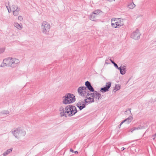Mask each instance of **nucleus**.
Wrapping results in <instances>:
<instances>
[{
	"label": "nucleus",
	"mask_w": 156,
	"mask_h": 156,
	"mask_svg": "<svg viewBox=\"0 0 156 156\" xmlns=\"http://www.w3.org/2000/svg\"><path fill=\"white\" fill-rule=\"evenodd\" d=\"M74 153L76 154H77L78 153V152L77 151H74Z\"/></svg>",
	"instance_id": "obj_42"
},
{
	"label": "nucleus",
	"mask_w": 156,
	"mask_h": 156,
	"mask_svg": "<svg viewBox=\"0 0 156 156\" xmlns=\"http://www.w3.org/2000/svg\"><path fill=\"white\" fill-rule=\"evenodd\" d=\"M7 4L6 2H5V6H6V8L7 9H9V7L8 6V5H7Z\"/></svg>",
	"instance_id": "obj_36"
},
{
	"label": "nucleus",
	"mask_w": 156,
	"mask_h": 156,
	"mask_svg": "<svg viewBox=\"0 0 156 156\" xmlns=\"http://www.w3.org/2000/svg\"><path fill=\"white\" fill-rule=\"evenodd\" d=\"M113 64L114 65V66L118 69H119L120 67H119L117 64L116 63L114 62H113Z\"/></svg>",
	"instance_id": "obj_27"
},
{
	"label": "nucleus",
	"mask_w": 156,
	"mask_h": 156,
	"mask_svg": "<svg viewBox=\"0 0 156 156\" xmlns=\"http://www.w3.org/2000/svg\"><path fill=\"white\" fill-rule=\"evenodd\" d=\"M127 120V119H125L123 120L120 123V124L119 125V128H120L121 126V125L124 122H125Z\"/></svg>",
	"instance_id": "obj_31"
},
{
	"label": "nucleus",
	"mask_w": 156,
	"mask_h": 156,
	"mask_svg": "<svg viewBox=\"0 0 156 156\" xmlns=\"http://www.w3.org/2000/svg\"><path fill=\"white\" fill-rule=\"evenodd\" d=\"M87 95V93L85 95V99H84V102L86 103L90 104L95 101V100H94V98L93 97H89L90 95Z\"/></svg>",
	"instance_id": "obj_11"
},
{
	"label": "nucleus",
	"mask_w": 156,
	"mask_h": 156,
	"mask_svg": "<svg viewBox=\"0 0 156 156\" xmlns=\"http://www.w3.org/2000/svg\"><path fill=\"white\" fill-rule=\"evenodd\" d=\"M96 15L92 13V14L90 15V20L92 21H95L96 20Z\"/></svg>",
	"instance_id": "obj_16"
},
{
	"label": "nucleus",
	"mask_w": 156,
	"mask_h": 156,
	"mask_svg": "<svg viewBox=\"0 0 156 156\" xmlns=\"http://www.w3.org/2000/svg\"><path fill=\"white\" fill-rule=\"evenodd\" d=\"M7 61L9 62L8 66H10L12 68L16 67L17 64L20 62L18 59L12 58H8V60Z\"/></svg>",
	"instance_id": "obj_6"
},
{
	"label": "nucleus",
	"mask_w": 156,
	"mask_h": 156,
	"mask_svg": "<svg viewBox=\"0 0 156 156\" xmlns=\"http://www.w3.org/2000/svg\"><path fill=\"white\" fill-rule=\"evenodd\" d=\"M115 23L117 28H119L122 25V24L121 23V22H116Z\"/></svg>",
	"instance_id": "obj_25"
},
{
	"label": "nucleus",
	"mask_w": 156,
	"mask_h": 156,
	"mask_svg": "<svg viewBox=\"0 0 156 156\" xmlns=\"http://www.w3.org/2000/svg\"><path fill=\"white\" fill-rule=\"evenodd\" d=\"M86 102L83 101H80L76 104V106L79 108L80 110H81L86 107Z\"/></svg>",
	"instance_id": "obj_10"
},
{
	"label": "nucleus",
	"mask_w": 156,
	"mask_h": 156,
	"mask_svg": "<svg viewBox=\"0 0 156 156\" xmlns=\"http://www.w3.org/2000/svg\"><path fill=\"white\" fill-rule=\"evenodd\" d=\"M65 111H63V112H62V111L61 112L60 114V115L61 117H62V116H65L66 117H67L65 113Z\"/></svg>",
	"instance_id": "obj_26"
},
{
	"label": "nucleus",
	"mask_w": 156,
	"mask_h": 156,
	"mask_svg": "<svg viewBox=\"0 0 156 156\" xmlns=\"http://www.w3.org/2000/svg\"><path fill=\"white\" fill-rule=\"evenodd\" d=\"M155 138L154 137L153 138V140H154L155 139Z\"/></svg>",
	"instance_id": "obj_46"
},
{
	"label": "nucleus",
	"mask_w": 156,
	"mask_h": 156,
	"mask_svg": "<svg viewBox=\"0 0 156 156\" xmlns=\"http://www.w3.org/2000/svg\"><path fill=\"white\" fill-rule=\"evenodd\" d=\"M140 34L139 30L136 29L135 31L132 33L131 37L134 40H138L140 38Z\"/></svg>",
	"instance_id": "obj_7"
},
{
	"label": "nucleus",
	"mask_w": 156,
	"mask_h": 156,
	"mask_svg": "<svg viewBox=\"0 0 156 156\" xmlns=\"http://www.w3.org/2000/svg\"><path fill=\"white\" fill-rule=\"evenodd\" d=\"M65 113H67L69 116L75 115L78 112L76 107L72 105H69L66 107L65 109Z\"/></svg>",
	"instance_id": "obj_2"
},
{
	"label": "nucleus",
	"mask_w": 156,
	"mask_h": 156,
	"mask_svg": "<svg viewBox=\"0 0 156 156\" xmlns=\"http://www.w3.org/2000/svg\"><path fill=\"white\" fill-rule=\"evenodd\" d=\"M5 49L4 48H0V54L3 53Z\"/></svg>",
	"instance_id": "obj_28"
},
{
	"label": "nucleus",
	"mask_w": 156,
	"mask_h": 156,
	"mask_svg": "<svg viewBox=\"0 0 156 156\" xmlns=\"http://www.w3.org/2000/svg\"><path fill=\"white\" fill-rule=\"evenodd\" d=\"M59 111L60 112H63V111H64V108L62 106H61L59 108Z\"/></svg>",
	"instance_id": "obj_34"
},
{
	"label": "nucleus",
	"mask_w": 156,
	"mask_h": 156,
	"mask_svg": "<svg viewBox=\"0 0 156 156\" xmlns=\"http://www.w3.org/2000/svg\"><path fill=\"white\" fill-rule=\"evenodd\" d=\"M108 60L106 59L105 61V64H109V63L108 62Z\"/></svg>",
	"instance_id": "obj_38"
},
{
	"label": "nucleus",
	"mask_w": 156,
	"mask_h": 156,
	"mask_svg": "<svg viewBox=\"0 0 156 156\" xmlns=\"http://www.w3.org/2000/svg\"><path fill=\"white\" fill-rule=\"evenodd\" d=\"M12 133L15 137L18 139L20 136H24L26 134L25 131L21 128H16L15 130L11 131Z\"/></svg>",
	"instance_id": "obj_3"
},
{
	"label": "nucleus",
	"mask_w": 156,
	"mask_h": 156,
	"mask_svg": "<svg viewBox=\"0 0 156 156\" xmlns=\"http://www.w3.org/2000/svg\"><path fill=\"white\" fill-rule=\"evenodd\" d=\"M111 25L113 27L115 28H117V27H116V26L115 23H112Z\"/></svg>",
	"instance_id": "obj_33"
},
{
	"label": "nucleus",
	"mask_w": 156,
	"mask_h": 156,
	"mask_svg": "<svg viewBox=\"0 0 156 156\" xmlns=\"http://www.w3.org/2000/svg\"><path fill=\"white\" fill-rule=\"evenodd\" d=\"M70 151L72 152H74V151H73V150L72 149V148H70Z\"/></svg>",
	"instance_id": "obj_39"
},
{
	"label": "nucleus",
	"mask_w": 156,
	"mask_h": 156,
	"mask_svg": "<svg viewBox=\"0 0 156 156\" xmlns=\"http://www.w3.org/2000/svg\"><path fill=\"white\" fill-rule=\"evenodd\" d=\"M87 96L90 95L91 97H93L94 100H95V101L97 102H98L102 98L101 94L96 91L91 93H87Z\"/></svg>",
	"instance_id": "obj_5"
},
{
	"label": "nucleus",
	"mask_w": 156,
	"mask_h": 156,
	"mask_svg": "<svg viewBox=\"0 0 156 156\" xmlns=\"http://www.w3.org/2000/svg\"><path fill=\"white\" fill-rule=\"evenodd\" d=\"M109 91V90L105 87L101 88L100 91L102 93H105Z\"/></svg>",
	"instance_id": "obj_20"
},
{
	"label": "nucleus",
	"mask_w": 156,
	"mask_h": 156,
	"mask_svg": "<svg viewBox=\"0 0 156 156\" xmlns=\"http://www.w3.org/2000/svg\"><path fill=\"white\" fill-rule=\"evenodd\" d=\"M12 149L13 148H12L7 150L6 151H5L3 153V155L4 156H6L7 155L11 153L12 151Z\"/></svg>",
	"instance_id": "obj_15"
},
{
	"label": "nucleus",
	"mask_w": 156,
	"mask_h": 156,
	"mask_svg": "<svg viewBox=\"0 0 156 156\" xmlns=\"http://www.w3.org/2000/svg\"><path fill=\"white\" fill-rule=\"evenodd\" d=\"M136 5L134 4L133 2L130 3L128 5V7L129 8L132 9L134 8Z\"/></svg>",
	"instance_id": "obj_22"
},
{
	"label": "nucleus",
	"mask_w": 156,
	"mask_h": 156,
	"mask_svg": "<svg viewBox=\"0 0 156 156\" xmlns=\"http://www.w3.org/2000/svg\"><path fill=\"white\" fill-rule=\"evenodd\" d=\"M8 60V58H5L3 60V62H5V63H2L1 65V67H4L5 66H8V65L9 63V62H8L7 60Z\"/></svg>",
	"instance_id": "obj_13"
},
{
	"label": "nucleus",
	"mask_w": 156,
	"mask_h": 156,
	"mask_svg": "<svg viewBox=\"0 0 156 156\" xmlns=\"http://www.w3.org/2000/svg\"><path fill=\"white\" fill-rule=\"evenodd\" d=\"M118 69L119 70L120 73L121 74L123 75L125 74L126 73V70H124V69H122L121 67H120L119 69Z\"/></svg>",
	"instance_id": "obj_23"
},
{
	"label": "nucleus",
	"mask_w": 156,
	"mask_h": 156,
	"mask_svg": "<svg viewBox=\"0 0 156 156\" xmlns=\"http://www.w3.org/2000/svg\"><path fill=\"white\" fill-rule=\"evenodd\" d=\"M42 32L45 34H48L51 27L50 24L46 21H43L41 26Z\"/></svg>",
	"instance_id": "obj_4"
},
{
	"label": "nucleus",
	"mask_w": 156,
	"mask_h": 156,
	"mask_svg": "<svg viewBox=\"0 0 156 156\" xmlns=\"http://www.w3.org/2000/svg\"><path fill=\"white\" fill-rule=\"evenodd\" d=\"M127 120L125 122H126V123L127 124H129L130 123V122L133 119V117L131 116H129L127 119H127Z\"/></svg>",
	"instance_id": "obj_18"
},
{
	"label": "nucleus",
	"mask_w": 156,
	"mask_h": 156,
	"mask_svg": "<svg viewBox=\"0 0 156 156\" xmlns=\"http://www.w3.org/2000/svg\"><path fill=\"white\" fill-rule=\"evenodd\" d=\"M20 8L19 9L18 7L17 6L16 9L13 11V15L15 16H17L19 15L20 11Z\"/></svg>",
	"instance_id": "obj_14"
},
{
	"label": "nucleus",
	"mask_w": 156,
	"mask_h": 156,
	"mask_svg": "<svg viewBox=\"0 0 156 156\" xmlns=\"http://www.w3.org/2000/svg\"><path fill=\"white\" fill-rule=\"evenodd\" d=\"M8 5H9V9H7V10H8V12L9 13H10L11 12V10L10 8V7H9V2H8Z\"/></svg>",
	"instance_id": "obj_30"
},
{
	"label": "nucleus",
	"mask_w": 156,
	"mask_h": 156,
	"mask_svg": "<svg viewBox=\"0 0 156 156\" xmlns=\"http://www.w3.org/2000/svg\"><path fill=\"white\" fill-rule=\"evenodd\" d=\"M14 26L19 30H21L22 28V25H20L18 23H15L14 24Z\"/></svg>",
	"instance_id": "obj_19"
},
{
	"label": "nucleus",
	"mask_w": 156,
	"mask_h": 156,
	"mask_svg": "<svg viewBox=\"0 0 156 156\" xmlns=\"http://www.w3.org/2000/svg\"><path fill=\"white\" fill-rule=\"evenodd\" d=\"M145 127V126H142L141 125H140L138 127H134L131 129L130 131L132 133L133 131L136 130H139L145 129L146 128Z\"/></svg>",
	"instance_id": "obj_12"
},
{
	"label": "nucleus",
	"mask_w": 156,
	"mask_h": 156,
	"mask_svg": "<svg viewBox=\"0 0 156 156\" xmlns=\"http://www.w3.org/2000/svg\"><path fill=\"white\" fill-rule=\"evenodd\" d=\"M16 7V6L15 5H12V9H14L15 10V9Z\"/></svg>",
	"instance_id": "obj_37"
},
{
	"label": "nucleus",
	"mask_w": 156,
	"mask_h": 156,
	"mask_svg": "<svg viewBox=\"0 0 156 156\" xmlns=\"http://www.w3.org/2000/svg\"><path fill=\"white\" fill-rule=\"evenodd\" d=\"M120 67H121L122 69H124V70H126V66H122V65H121V66Z\"/></svg>",
	"instance_id": "obj_35"
},
{
	"label": "nucleus",
	"mask_w": 156,
	"mask_h": 156,
	"mask_svg": "<svg viewBox=\"0 0 156 156\" xmlns=\"http://www.w3.org/2000/svg\"><path fill=\"white\" fill-rule=\"evenodd\" d=\"M131 108H129L127 109V111H129V112L131 114Z\"/></svg>",
	"instance_id": "obj_40"
},
{
	"label": "nucleus",
	"mask_w": 156,
	"mask_h": 156,
	"mask_svg": "<svg viewBox=\"0 0 156 156\" xmlns=\"http://www.w3.org/2000/svg\"><path fill=\"white\" fill-rule=\"evenodd\" d=\"M152 136H155L156 137V133L154 135H152Z\"/></svg>",
	"instance_id": "obj_44"
},
{
	"label": "nucleus",
	"mask_w": 156,
	"mask_h": 156,
	"mask_svg": "<svg viewBox=\"0 0 156 156\" xmlns=\"http://www.w3.org/2000/svg\"><path fill=\"white\" fill-rule=\"evenodd\" d=\"M125 149V148L124 147H122L121 148V150L122 151H123Z\"/></svg>",
	"instance_id": "obj_41"
},
{
	"label": "nucleus",
	"mask_w": 156,
	"mask_h": 156,
	"mask_svg": "<svg viewBox=\"0 0 156 156\" xmlns=\"http://www.w3.org/2000/svg\"><path fill=\"white\" fill-rule=\"evenodd\" d=\"M112 83L111 82H107L105 87L109 90V88L111 87Z\"/></svg>",
	"instance_id": "obj_21"
},
{
	"label": "nucleus",
	"mask_w": 156,
	"mask_h": 156,
	"mask_svg": "<svg viewBox=\"0 0 156 156\" xmlns=\"http://www.w3.org/2000/svg\"><path fill=\"white\" fill-rule=\"evenodd\" d=\"M62 103L65 104L73 103L76 101L75 96L73 94L68 93L66 94L63 98Z\"/></svg>",
	"instance_id": "obj_1"
},
{
	"label": "nucleus",
	"mask_w": 156,
	"mask_h": 156,
	"mask_svg": "<svg viewBox=\"0 0 156 156\" xmlns=\"http://www.w3.org/2000/svg\"><path fill=\"white\" fill-rule=\"evenodd\" d=\"M18 19L20 21H22L23 20V18L21 16H19L18 17Z\"/></svg>",
	"instance_id": "obj_32"
},
{
	"label": "nucleus",
	"mask_w": 156,
	"mask_h": 156,
	"mask_svg": "<svg viewBox=\"0 0 156 156\" xmlns=\"http://www.w3.org/2000/svg\"><path fill=\"white\" fill-rule=\"evenodd\" d=\"M85 85L86 89L87 88L89 91H87V93H89L91 92H94L95 91L93 87L91 86V83L88 81H86L85 83Z\"/></svg>",
	"instance_id": "obj_9"
},
{
	"label": "nucleus",
	"mask_w": 156,
	"mask_h": 156,
	"mask_svg": "<svg viewBox=\"0 0 156 156\" xmlns=\"http://www.w3.org/2000/svg\"><path fill=\"white\" fill-rule=\"evenodd\" d=\"M110 61L112 63H113V62H114L113 60H112L111 59H109Z\"/></svg>",
	"instance_id": "obj_43"
},
{
	"label": "nucleus",
	"mask_w": 156,
	"mask_h": 156,
	"mask_svg": "<svg viewBox=\"0 0 156 156\" xmlns=\"http://www.w3.org/2000/svg\"><path fill=\"white\" fill-rule=\"evenodd\" d=\"M107 1H109V2H111L112 1V0H107Z\"/></svg>",
	"instance_id": "obj_45"
},
{
	"label": "nucleus",
	"mask_w": 156,
	"mask_h": 156,
	"mask_svg": "<svg viewBox=\"0 0 156 156\" xmlns=\"http://www.w3.org/2000/svg\"><path fill=\"white\" fill-rule=\"evenodd\" d=\"M2 113L3 114L7 115V114H9V112L8 111L6 110V111H3L2 112Z\"/></svg>",
	"instance_id": "obj_29"
},
{
	"label": "nucleus",
	"mask_w": 156,
	"mask_h": 156,
	"mask_svg": "<svg viewBox=\"0 0 156 156\" xmlns=\"http://www.w3.org/2000/svg\"><path fill=\"white\" fill-rule=\"evenodd\" d=\"M93 13L97 16L100 13H102V12L101 10L98 9L94 11Z\"/></svg>",
	"instance_id": "obj_24"
},
{
	"label": "nucleus",
	"mask_w": 156,
	"mask_h": 156,
	"mask_svg": "<svg viewBox=\"0 0 156 156\" xmlns=\"http://www.w3.org/2000/svg\"><path fill=\"white\" fill-rule=\"evenodd\" d=\"M86 87L84 86L79 87L77 90L78 94L82 97L85 96V95L87 93H86Z\"/></svg>",
	"instance_id": "obj_8"
},
{
	"label": "nucleus",
	"mask_w": 156,
	"mask_h": 156,
	"mask_svg": "<svg viewBox=\"0 0 156 156\" xmlns=\"http://www.w3.org/2000/svg\"><path fill=\"white\" fill-rule=\"evenodd\" d=\"M120 86L119 85L117 84H116L113 90V92H116V91L120 89Z\"/></svg>",
	"instance_id": "obj_17"
}]
</instances>
